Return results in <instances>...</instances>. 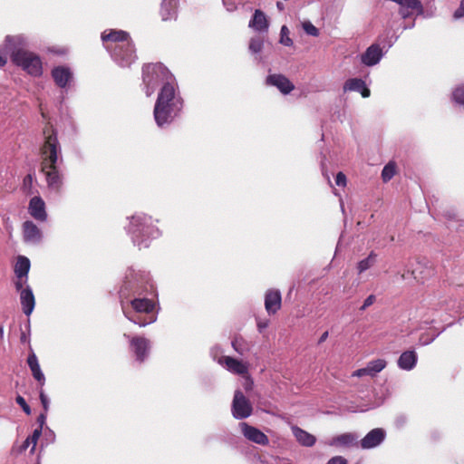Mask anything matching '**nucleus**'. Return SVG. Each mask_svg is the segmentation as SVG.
Returning <instances> with one entry per match:
<instances>
[{
	"instance_id": "1",
	"label": "nucleus",
	"mask_w": 464,
	"mask_h": 464,
	"mask_svg": "<svg viewBox=\"0 0 464 464\" xmlns=\"http://www.w3.org/2000/svg\"><path fill=\"white\" fill-rule=\"evenodd\" d=\"M44 135L45 140L40 149L41 171L45 175L48 188L58 192L63 186V175L56 166L59 152L57 134L53 126H45Z\"/></svg>"
},
{
	"instance_id": "2",
	"label": "nucleus",
	"mask_w": 464,
	"mask_h": 464,
	"mask_svg": "<svg viewBox=\"0 0 464 464\" xmlns=\"http://www.w3.org/2000/svg\"><path fill=\"white\" fill-rule=\"evenodd\" d=\"M183 107L180 97L176 96V89L173 82H166L160 89L155 106L154 119L159 127L172 122Z\"/></svg>"
},
{
	"instance_id": "3",
	"label": "nucleus",
	"mask_w": 464,
	"mask_h": 464,
	"mask_svg": "<svg viewBox=\"0 0 464 464\" xmlns=\"http://www.w3.org/2000/svg\"><path fill=\"white\" fill-rule=\"evenodd\" d=\"M142 79L146 85V94L150 96L160 82L163 85L166 82H171L172 75L161 63H148L142 68Z\"/></svg>"
},
{
	"instance_id": "4",
	"label": "nucleus",
	"mask_w": 464,
	"mask_h": 464,
	"mask_svg": "<svg viewBox=\"0 0 464 464\" xmlns=\"http://www.w3.org/2000/svg\"><path fill=\"white\" fill-rule=\"evenodd\" d=\"M13 63L21 67L32 76H40L43 73L42 60L39 55L24 49H16L11 53Z\"/></svg>"
},
{
	"instance_id": "5",
	"label": "nucleus",
	"mask_w": 464,
	"mask_h": 464,
	"mask_svg": "<svg viewBox=\"0 0 464 464\" xmlns=\"http://www.w3.org/2000/svg\"><path fill=\"white\" fill-rule=\"evenodd\" d=\"M231 412L233 417L237 420L246 419L253 412V407L250 401L240 390L235 391L231 404Z\"/></svg>"
},
{
	"instance_id": "6",
	"label": "nucleus",
	"mask_w": 464,
	"mask_h": 464,
	"mask_svg": "<svg viewBox=\"0 0 464 464\" xmlns=\"http://www.w3.org/2000/svg\"><path fill=\"white\" fill-rule=\"evenodd\" d=\"M131 306L137 313L148 314V320H140V318H130L134 324L140 326H146L154 323L157 319L156 315L150 314L155 308V303L148 298H135L131 301Z\"/></svg>"
},
{
	"instance_id": "7",
	"label": "nucleus",
	"mask_w": 464,
	"mask_h": 464,
	"mask_svg": "<svg viewBox=\"0 0 464 464\" xmlns=\"http://www.w3.org/2000/svg\"><path fill=\"white\" fill-rule=\"evenodd\" d=\"M129 340L130 352L135 355L136 361L142 362L148 357L150 350V342L142 336H130L127 334L123 335Z\"/></svg>"
},
{
	"instance_id": "8",
	"label": "nucleus",
	"mask_w": 464,
	"mask_h": 464,
	"mask_svg": "<svg viewBox=\"0 0 464 464\" xmlns=\"http://www.w3.org/2000/svg\"><path fill=\"white\" fill-rule=\"evenodd\" d=\"M218 362L233 374L245 376L248 373L249 364L246 362L230 356H221Z\"/></svg>"
},
{
	"instance_id": "9",
	"label": "nucleus",
	"mask_w": 464,
	"mask_h": 464,
	"mask_svg": "<svg viewBox=\"0 0 464 464\" xmlns=\"http://www.w3.org/2000/svg\"><path fill=\"white\" fill-rule=\"evenodd\" d=\"M239 427L244 437L249 441L261 446H266L269 444L268 437L259 429L251 426L246 422H240Z\"/></svg>"
},
{
	"instance_id": "10",
	"label": "nucleus",
	"mask_w": 464,
	"mask_h": 464,
	"mask_svg": "<svg viewBox=\"0 0 464 464\" xmlns=\"http://www.w3.org/2000/svg\"><path fill=\"white\" fill-rule=\"evenodd\" d=\"M113 55L124 64L130 63L135 56V47L131 39L130 38L124 44L119 45V47H114Z\"/></svg>"
},
{
	"instance_id": "11",
	"label": "nucleus",
	"mask_w": 464,
	"mask_h": 464,
	"mask_svg": "<svg viewBox=\"0 0 464 464\" xmlns=\"http://www.w3.org/2000/svg\"><path fill=\"white\" fill-rule=\"evenodd\" d=\"M412 276L417 280H425L432 276L434 269L431 263L426 258L416 259V264L411 271Z\"/></svg>"
},
{
	"instance_id": "12",
	"label": "nucleus",
	"mask_w": 464,
	"mask_h": 464,
	"mask_svg": "<svg viewBox=\"0 0 464 464\" xmlns=\"http://www.w3.org/2000/svg\"><path fill=\"white\" fill-rule=\"evenodd\" d=\"M385 439V431L381 428H376L368 432L361 440L362 449H372L379 446Z\"/></svg>"
},
{
	"instance_id": "13",
	"label": "nucleus",
	"mask_w": 464,
	"mask_h": 464,
	"mask_svg": "<svg viewBox=\"0 0 464 464\" xmlns=\"http://www.w3.org/2000/svg\"><path fill=\"white\" fill-rule=\"evenodd\" d=\"M266 83L276 86L284 94H288L295 89V85L283 74L268 75Z\"/></svg>"
},
{
	"instance_id": "14",
	"label": "nucleus",
	"mask_w": 464,
	"mask_h": 464,
	"mask_svg": "<svg viewBox=\"0 0 464 464\" xmlns=\"http://www.w3.org/2000/svg\"><path fill=\"white\" fill-rule=\"evenodd\" d=\"M28 211L38 221L44 222L47 219L45 203L41 197H34L30 199Z\"/></svg>"
},
{
	"instance_id": "15",
	"label": "nucleus",
	"mask_w": 464,
	"mask_h": 464,
	"mask_svg": "<svg viewBox=\"0 0 464 464\" xmlns=\"http://www.w3.org/2000/svg\"><path fill=\"white\" fill-rule=\"evenodd\" d=\"M23 236L25 242L37 244L42 239V231L33 221L26 220L23 223Z\"/></svg>"
},
{
	"instance_id": "16",
	"label": "nucleus",
	"mask_w": 464,
	"mask_h": 464,
	"mask_svg": "<svg viewBox=\"0 0 464 464\" xmlns=\"http://www.w3.org/2000/svg\"><path fill=\"white\" fill-rule=\"evenodd\" d=\"M130 38L129 33L122 30L110 29L102 34V40L103 43H114V47H119Z\"/></svg>"
},
{
	"instance_id": "17",
	"label": "nucleus",
	"mask_w": 464,
	"mask_h": 464,
	"mask_svg": "<svg viewBox=\"0 0 464 464\" xmlns=\"http://www.w3.org/2000/svg\"><path fill=\"white\" fill-rule=\"evenodd\" d=\"M382 57V50L379 44H373L362 54L361 61L367 66L377 64Z\"/></svg>"
},
{
	"instance_id": "18",
	"label": "nucleus",
	"mask_w": 464,
	"mask_h": 464,
	"mask_svg": "<svg viewBox=\"0 0 464 464\" xmlns=\"http://www.w3.org/2000/svg\"><path fill=\"white\" fill-rule=\"evenodd\" d=\"M292 433L295 439V440L303 447H313L316 442V438L313 434L307 432L306 430L301 429L296 425L291 426Z\"/></svg>"
},
{
	"instance_id": "19",
	"label": "nucleus",
	"mask_w": 464,
	"mask_h": 464,
	"mask_svg": "<svg viewBox=\"0 0 464 464\" xmlns=\"http://www.w3.org/2000/svg\"><path fill=\"white\" fill-rule=\"evenodd\" d=\"M357 440L356 434L347 432L333 437L327 444L332 447H351L356 444Z\"/></svg>"
},
{
	"instance_id": "20",
	"label": "nucleus",
	"mask_w": 464,
	"mask_h": 464,
	"mask_svg": "<svg viewBox=\"0 0 464 464\" xmlns=\"http://www.w3.org/2000/svg\"><path fill=\"white\" fill-rule=\"evenodd\" d=\"M52 77L60 88H64L72 79V72L69 68L57 66L52 70Z\"/></svg>"
},
{
	"instance_id": "21",
	"label": "nucleus",
	"mask_w": 464,
	"mask_h": 464,
	"mask_svg": "<svg viewBox=\"0 0 464 464\" xmlns=\"http://www.w3.org/2000/svg\"><path fill=\"white\" fill-rule=\"evenodd\" d=\"M282 304L280 292H267L265 296V307L269 314H276Z\"/></svg>"
},
{
	"instance_id": "22",
	"label": "nucleus",
	"mask_w": 464,
	"mask_h": 464,
	"mask_svg": "<svg viewBox=\"0 0 464 464\" xmlns=\"http://www.w3.org/2000/svg\"><path fill=\"white\" fill-rule=\"evenodd\" d=\"M418 355L414 351L403 352L398 359V367L404 371L412 370L417 363Z\"/></svg>"
},
{
	"instance_id": "23",
	"label": "nucleus",
	"mask_w": 464,
	"mask_h": 464,
	"mask_svg": "<svg viewBox=\"0 0 464 464\" xmlns=\"http://www.w3.org/2000/svg\"><path fill=\"white\" fill-rule=\"evenodd\" d=\"M249 27L256 31L263 32L268 29V21L263 11L256 9L252 19L249 21Z\"/></svg>"
},
{
	"instance_id": "24",
	"label": "nucleus",
	"mask_w": 464,
	"mask_h": 464,
	"mask_svg": "<svg viewBox=\"0 0 464 464\" xmlns=\"http://www.w3.org/2000/svg\"><path fill=\"white\" fill-rule=\"evenodd\" d=\"M27 363L32 372L34 378L36 381H38L41 383V385H44L45 382V377L41 370V367H40V364H39V362H38V359H37V356L35 355V353H32L28 355Z\"/></svg>"
},
{
	"instance_id": "25",
	"label": "nucleus",
	"mask_w": 464,
	"mask_h": 464,
	"mask_svg": "<svg viewBox=\"0 0 464 464\" xmlns=\"http://www.w3.org/2000/svg\"><path fill=\"white\" fill-rule=\"evenodd\" d=\"M20 303L24 314L29 316L35 306V297L34 292H20Z\"/></svg>"
},
{
	"instance_id": "26",
	"label": "nucleus",
	"mask_w": 464,
	"mask_h": 464,
	"mask_svg": "<svg viewBox=\"0 0 464 464\" xmlns=\"http://www.w3.org/2000/svg\"><path fill=\"white\" fill-rule=\"evenodd\" d=\"M177 3L175 0H163L160 6V15L163 21L176 16Z\"/></svg>"
},
{
	"instance_id": "27",
	"label": "nucleus",
	"mask_w": 464,
	"mask_h": 464,
	"mask_svg": "<svg viewBox=\"0 0 464 464\" xmlns=\"http://www.w3.org/2000/svg\"><path fill=\"white\" fill-rule=\"evenodd\" d=\"M397 4L401 6L400 14L403 18H407L411 14L409 12H406L404 8L416 10L419 12L422 11V5L420 0H400V2H397Z\"/></svg>"
},
{
	"instance_id": "28",
	"label": "nucleus",
	"mask_w": 464,
	"mask_h": 464,
	"mask_svg": "<svg viewBox=\"0 0 464 464\" xmlns=\"http://www.w3.org/2000/svg\"><path fill=\"white\" fill-rule=\"evenodd\" d=\"M231 345L234 351L242 356L249 353L252 347V345L242 336H236L232 340Z\"/></svg>"
},
{
	"instance_id": "29",
	"label": "nucleus",
	"mask_w": 464,
	"mask_h": 464,
	"mask_svg": "<svg viewBox=\"0 0 464 464\" xmlns=\"http://www.w3.org/2000/svg\"><path fill=\"white\" fill-rule=\"evenodd\" d=\"M30 269V260L24 256H19L14 266V272L18 278L26 276Z\"/></svg>"
},
{
	"instance_id": "30",
	"label": "nucleus",
	"mask_w": 464,
	"mask_h": 464,
	"mask_svg": "<svg viewBox=\"0 0 464 464\" xmlns=\"http://www.w3.org/2000/svg\"><path fill=\"white\" fill-rule=\"evenodd\" d=\"M377 261V254L372 251L367 257L363 258L357 264V272L362 274L373 266Z\"/></svg>"
},
{
	"instance_id": "31",
	"label": "nucleus",
	"mask_w": 464,
	"mask_h": 464,
	"mask_svg": "<svg viewBox=\"0 0 464 464\" xmlns=\"http://www.w3.org/2000/svg\"><path fill=\"white\" fill-rule=\"evenodd\" d=\"M386 366V361L383 359H377L368 362L367 369L369 371V375L374 376L381 371H382Z\"/></svg>"
},
{
	"instance_id": "32",
	"label": "nucleus",
	"mask_w": 464,
	"mask_h": 464,
	"mask_svg": "<svg viewBox=\"0 0 464 464\" xmlns=\"http://www.w3.org/2000/svg\"><path fill=\"white\" fill-rule=\"evenodd\" d=\"M364 81H362V79H358V78H352V79H349L345 82L344 85H343V90L344 92H360V90L362 89V87H363V84H364Z\"/></svg>"
},
{
	"instance_id": "33",
	"label": "nucleus",
	"mask_w": 464,
	"mask_h": 464,
	"mask_svg": "<svg viewBox=\"0 0 464 464\" xmlns=\"http://www.w3.org/2000/svg\"><path fill=\"white\" fill-rule=\"evenodd\" d=\"M41 434H42L41 429H35L34 430L33 434L31 436L27 437L26 440L24 441V443L22 445V449L25 450L29 447L30 444H32L33 447L31 449V451L32 452L34 451L37 441H38Z\"/></svg>"
},
{
	"instance_id": "34",
	"label": "nucleus",
	"mask_w": 464,
	"mask_h": 464,
	"mask_svg": "<svg viewBox=\"0 0 464 464\" xmlns=\"http://www.w3.org/2000/svg\"><path fill=\"white\" fill-rule=\"evenodd\" d=\"M396 173V164L393 161H390L384 166L382 171V178L384 182L391 180Z\"/></svg>"
},
{
	"instance_id": "35",
	"label": "nucleus",
	"mask_w": 464,
	"mask_h": 464,
	"mask_svg": "<svg viewBox=\"0 0 464 464\" xmlns=\"http://www.w3.org/2000/svg\"><path fill=\"white\" fill-rule=\"evenodd\" d=\"M137 276H140V278L137 280L140 282V286L143 288V290H148V288H150L152 290L154 288L152 280L148 273L140 272Z\"/></svg>"
},
{
	"instance_id": "36",
	"label": "nucleus",
	"mask_w": 464,
	"mask_h": 464,
	"mask_svg": "<svg viewBox=\"0 0 464 464\" xmlns=\"http://www.w3.org/2000/svg\"><path fill=\"white\" fill-rule=\"evenodd\" d=\"M280 43L285 46L293 45V40L289 37V30L286 25H283L281 28Z\"/></svg>"
},
{
	"instance_id": "37",
	"label": "nucleus",
	"mask_w": 464,
	"mask_h": 464,
	"mask_svg": "<svg viewBox=\"0 0 464 464\" xmlns=\"http://www.w3.org/2000/svg\"><path fill=\"white\" fill-rule=\"evenodd\" d=\"M453 100L461 105H464V84L458 86L452 93Z\"/></svg>"
},
{
	"instance_id": "38",
	"label": "nucleus",
	"mask_w": 464,
	"mask_h": 464,
	"mask_svg": "<svg viewBox=\"0 0 464 464\" xmlns=\"http://www.w3.org/2000/svg\"><path fill=\"white\" fill-rule=\"evenodd\" d=\"M34 176L27 174L23 179L22 189L25 194H31L33 188Z\"/></svg>"
},
{
	"instance_id": "39",
	"label": "nucleus",
	"mask_w": 464,
	"mask_h": 464,
	"mask_svg": "<svg viewBox=\"0 0 464 464\" xmlns=\"http://www.w3.org/2000/svg\"><path fill=\"white\" fill-rule=\"evenodd\" d=\"M303 29L309 35H312V36L319 35V30L309 21L303 23Z\"/></svg>"
},
{
	"instance_id": "40",
	"label": "nucleus",
	"mask_w": 464,
	"mask_h": 464,
	"mask_svg": "<svg viewBox=\"0 0 464 464\" xmlns=\"http://www.w3.org/2000/svg\"><path fill=\"white\" fill-rule=\"evenodd\" d=\"M263 47V41L259 38H252L249 43V49L253 53H259Z\"/></svg>"
},
{
	"instance_id": "41",
	"label": "nucleus",
	"mask_w": 464,
	"mask_h": 464,
	"mask_svg": "<svg viewBox=\"0 0 464 464\" xmlns=\"http://www.w3.org/2000/svg\"><path fill=\"white\" fill-rule=\"evenodd\" d=\"M439 335H440V333L433 334L430 337L428 334H423L420 337V343L421 345H428V344L431 343Z\"/></svg>"
},
{
	"instance_id": "42",
	"label": "nucleus",
	"mask_w": 464,
	"mask_h": 464,
	"mask_svg": "<svg viewBox=\"0 0 464 464\" xmlns=\"http://www.w3.org/2000/svg\"><path fill=\"white\" fill-rule=\"evenodd\" d=\"M15 401L16 403L21 406V408L23 409V411L27 414V415H30L31 414V408L30 406L26 403L24 398H23L22 396L18 395L15 399Z\"/></svg>"
},
{
	"instance_id": "43",
	"label": "nucleus",
	"mask_w": 464,
	"mask_h": 464,
	"mask_svg": "<svg viewBox=\"0 0 464 464\" xmlns=\"http://www.w3.org/2000/svg\"><path fill=\"white\" fill-rule=\"evenodd\" d=\"M39 398L44 408V411L47 412L49 411L50 400L43 390L40 392Z\"/></svg>"
},
{
	"instance_id": "44",
	"label": "nucleus",
	"mask_w": 464,
	"mask_h": 464,
	"mask_svg": "<svg viewBox=\"0 0 464 464\" xmlns=\"http://www.w3.org/2000/svg\"><path fill=\"white\" fill-rule=\"evenodd\" d=\"M335 183L339 187H345L347 184L346 176L342 171L338 172L335 177Z\"/></svg>"
},
{
	"instance_id": "45",
	"label": "nucleus",
	"mask_w": 464,
	"mask_h": 464,
	"mask_svg": "<svg viewBox=\"0 0 464 464\" xmlns=\"http://www.w3.org/2000/svg\"><path fill=\"white\" fill-rule=\"evenodd\" d=\"M327 464H347V460L342 456H335L330 459Z\"/></svg>"
},
{
	"instance_id": "46",
	"label": "nucleus",
	"mask_w": 464,
	"mask_h": 464,
	"mask_svg": "<svg viewBox=\"0 0 464 464\" xmlns=\"http://www.w3.org/2000/svg\"><path fill=\"white\" fill-rule=\"evenodd\" d=\"M375 301V295H369L363 302V304L361 306V310H365L367 307L372 305Z\"/></svg>"
},
{
	"instance_id": "47",
	"label": "nucleus",
	"mask_w": 464,
	"mask_h": 464,
	"mask_svg": "<svg viewBox=\"0 0 464 464\" xmlns=\"http://www.w3.org/2000/svg\"><path fill=\"white\" fill-rule=\"evenodd\" d=\"M46 414L47 412L44 411L37 417V423L39 424V427L37 429H41V432H43L44 425L46 422Z\"/></svg>"
},
{
	"instance_id": "48",
	"label": "nucleus",
	"mask_w": 464,
	"mask_h": 464,
	"mask_svg": "<svg viewBox=\"0 0 464 464\" xmlns=\"http://www.w3.org/2000/svg\"><path fill=\"white\" fill-rule=\"evenodd\" d=\"M45 440L50 443H53L55 441V433L49 428H46L45 430Z\"/></svg>"
},
{
	"instance_id": "49",
	"label": "nucleus",
	"mask_w": 464,
	"mask_h": 464,
	"mask_svg": "<svg viewBox=\"0 0 464 464\" xmlns=\"http://www.w3.org/2000/svg\"><path fill=\"white\" fill-rule=\"evenodd\" d=\"M464 16V0L461 1L459 7L454 12V17L456 19Z\"/></svg>"
},
{
	"instance_id": "50",
	"label": "nucleus",
	"mask_w": 464,
	"mask_h": 464,
	"mask_svg": "<svg viewBox=\"0 0 464 464\" xmlns=\"http://www.w3.org/2000/svg\"><path fill=\"white\" fill-rule=\"evenodd\" d=\"M269 324V320H258L257 321V329L260 333H262Z\"/></svg>"
},
{
	"instance_id": "51",
	"label": "nucleus",
	"mask_w": 464,
	"mask_h": 464,
	"mask_svg": "<svg viewBox=\"0 0 464 464\" xmlns=\"http://www.w3.org/2000/svg\"><path fill=\"white\" fill-rule=\"evenodd\" d=\"M364 375H369V371L367 369V366L365 368L358 369L353 373V376H356V377H362Z\"/></svg>"
},
{
	"instance_id": "52",
	"label": "nucleus",
	"mask_w": 464,
	"mask_h": 464,
	"mask_svg": "<svg viewBox=\"0 0 464 464\" xmlns=\"http://www.w3.org/2000/svg\"><path fill=\"white\" fill-rule=\"evenodd\" d=\"M363 98H368L371 94L370 89L366 86V84H363V87L359 92Z\"/></svg>"
},
{
	"instance_id": "53",
	"label": "nucleus",
	"mask_w": 464,
	"mask_h": 464,
	"mask_svg": "<svg viewBox=\"0 0 464 464\" xmlns=\"http://www.w3.org/2000/svg\"><path fill=\"white\" fill-rule=\"evenodd\" d=\"M328 335H329L328 332H327V331H325V332L321 335V337L319 338V340H318V343H324V342L328 338Z\"/></svg>"
},
{
	"instance_id": "54",
	"label": "nucleus",
	"mask_w": 464,
	"mask_h": 464,
	"mask_svg": "<svg viewBox=\"0 0 464 464\" xmlns=\"http://www.w3.org/2000/svg\"><path fill=\"white\" fill-rule=\"evenodd\" d=\"M7 63L6 58L0 55V67H4Z\"/></svg>"
},
{
	"instance_id": "55",
	"label": "nucleus",
	"mask_w": 464,
	"mask_h": 464,
	"mask_svg": "<svg viewBox=\"0 0 464 464\" xmlns=\"http://www.w3.org/2000/svg\"><path fill=\"white\" fill-rule=\"evenodd\" d=\"M405 420L404 419H398L397 420V423L398 425H402L404 423Z\"/></svg>"
},
{
	"instance_id": "56",
	"label": "nucleus",
	"mask_w": 464,
	"mask_h": 464,
	"mask_svg": "<svg viewBox=\"0 0 464 464\" xmlns=\"http://www.w3.org/2000/svg\"><path fill=\"white\" fill-rule=\"evenodd\" d=\"M14 39V37L7 36L6 37V42L11 43Z\"/></svg>"
},
{
	"instance_id": "57",
	"label": "nucleus",
	"mask_w": 464,
	"mask_h": 464,
	"mask_svg": "<svg viewBox=\"0 0 464 464\" xmlns=\"http://www.w3.org/2000/svg\"><path fill=\"white\" fill-rule=\"evenodd\" d=\"M24 290L22 285H17V291Z\"/></svg>"
},
{
	"instance_id": "58",
	"label": "nucleus",
	"mask_w": 464,
	"mask_h": 464,
	"mask_svg": "<svg viewBox=\"0 0 464 464\" xmlns=\"http://www.w3.org/2000/svg\"><path fill=\"white\" fill-rule=\"evenodd\" d=\"M0 334L3 335V328L0 327Z\"/></svg>"
},
{
	"instance_id": "59",
	"label": "nucleus",
	"mask_w": 464,
	"mask_h": 464,
	"mask_svg": "<svg viewBox=\"0 0 464 464\" xmlns=\"http://www.w3.org/2000/svg\"><path fill=\"white\" fill-rule=\"evenodd\" d=\"M444 331H445V328H442V329L440 330V332H439V333L440 334V333H443Z\"/></svg>"
},
{
	"instance_id": "60",
	"label": "nucleus",
	"mask_w": 464,
	"mask_h": 464,
	"mask_svg": "<svg viewBox=\"0 0 464 464\" xmlns=\"http://www.w3.org/2000/svg\"><path fill=\"white\" fill-rule=\"evenodd\" d=\"M444 331H445V328H442V329L440 330V332H439V333L440 334V333H443Z\"/></svg>"
},
{
	"instance_id": "61",
	"label": "nucleus",
	"mask_w": 464,
	"mask_h": 464,
	"mask_svg": "<svg viewBox=\"0 0 464 464\" xmlns=\"http://www.w3.org/2000/svg\"><path fill=\"white\" fill-rule=\"evenodd\" d=\"M444 331H445V328H442V329L440 330V332H439V333L440 334V333H443Z\"/></svg>"
},
{
	"instance_id": "62",
	"label": "nucleus",
	"mask_w": 464,
	"mask_h": 464,
	"mask_svg": "<svg viewBox=\"0 0 464 464\" xmlns=\"http://www.w3.org/2000/svg\"><path fill=\"white\" fill-rule=\"evenodd\" d=\"M277 6L282 7V5H280V3H277Z\"/></svg>"
},
{
	"instance_id": "63",
	"label": "nucleus",
	"mask_w": 464,
	"mask_h": 464,
	"mask_svg": "<svg viewBox=\"0 0 464 464\" xmlns=\"http://www.w3.org/2000/svg\"><path fill=\"white\" fill-rule=\"evenodd\" d=\"M277 6L282 7V5H280V3H277Z\"/></svg>"
}]
</instances>
